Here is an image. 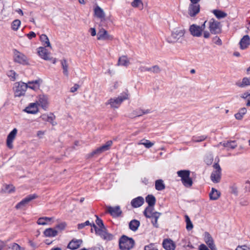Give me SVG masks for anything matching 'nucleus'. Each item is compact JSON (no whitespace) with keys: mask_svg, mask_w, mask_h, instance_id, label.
Returning a JSON list of instances; mask_svg holds the SVG:
<instances>
[{"mask_svg":"<svg viewBox=\"0 0 250 250\" xmlns=\"http://www.w3.org/2000/svg\"><path fill=\"white\" fill-rule=\"evenodd\" d=\"M247 112V110L245 107L241 108L239 109L238 112L234 115V116L237 120H241L243 118L244 115L246 114Z\"/></svg>","mask_w":250,"mask_h":250,"instance_id":"obj_36","label":"nucleus"},{"mask_svg":"<svg viewBox=\"0 0 250 250\" xmlns=\"http://www.w3.org/2000/svg\"><path fill=\"white\" fill-rule=\"evenodd\" d=\"M61 64L63 69V73L66 76H68V64L67 61L65 59L62 60L61 61Z\"/></svg>","mask_w":250,"mask_h":250,"instance_id":"obj_39","label":"nucleus"},{"mask_svg":"<svg viewBox=\"0 0 250 250\" xmlns=\"http://www.w3.org/2000/svg\"><path fill=\"white\" fill-rule=\"evenodd\" d=\"M205 241L210 249L211 250H215V247L213 239L210 235L208 232H206L205 234Z\"/></svg>","mask_w":250,"mask_h":250,"instance_id":"obj_26","label":"nucleus"},{"mask_svg":"<svg viewBox=\"0 0 250 250\" xmlns=\"http://www.w3.org/2000/svg\"><path fill=\"white\" fill-rule=\"evenodd\" d=\"M240 97L243 99H246L248 98H250V89L246 91L240 95Z\"/></svg>","mask_w":250,"mask_h":250,"instance_id":"obj_53","label":"nucleus"},{"mask_svg":"<svg viewBox=\"0 0 250 250\" xmlns=\"http://www.w3.org/2000/svg\"><path fill=\"white\" fill-rule=\"evenodd\" d=\"M134 245V241L133 239L123 236L119 241L120 249L122 250H130Z\"/></svg>","mask_w":250,"mask_h":250,"instance_id":"obj_3","label":"nucleus"},{"mask_svg":"<svg viewBox=\"0 0 250 250\" xmlns=\"http://www.w3.org/2000/svg\"><path fill=\"white\" fill-rule=\"evenodd\" d=\"M129 94L128 91L123 92L117 97L109 99L105 103L106 105H110L112 108H118L121 105L123 102L128 99Z\"/></svg>","mask_w":250,"mask_h":250,"instance_id":"obj_2","label":"nucleus"},{"mask_svg":"<svg viewBox=\"0 0 250 250\" xmlns=\"http://www.w3.org/2000/svg\"><path fill=\"white\" fill-rule=\"evenodd\" d=\"M106 208L107 212L113 217H118L122 213V211L119 206H116L115 207L108 206L106 207Z\"/></svg>","mask_w":250,"mask_h":250,"instance_id":"obj_20","label":"nucleus"},{"mask_svg":"<svg viewBox=\"0 0 250 250\" xmlns=\"http://www.w3.org/2000/svg\"><path fill=\"white\" fill-rule=\"evenodd\" d=\"M21 22L19 20H14L11 24V28L12 30L17 31L20 26Z\"/></svg>","mask_w":250,"mask_h":250,"instance_id":"obj_44","label":"nucleus"},{"mask_svg":"<svg viewBox=\"0 0 250 250\" xmlns=\"http://www.w3.org/2000/svg\"><path fill=\"white\" fill-rule=\"evenodd\" d=\"M161 213L157 211H155V213L153 214V216L151 217L152 220L151 223L153 224V226L156 228L159 227L158 224L157 223L158 219L160 217Z\"/></svg>","mask_w":250,"mask_h":250,"instance_id":"obj_35","label":"nucleus"},{"mask_svg":"<svg viewBox=\"0 0 250 250\" xmlns=\"http://www.w3.org/2000/svg\"><path fill=\"white\" fill-rule=\"evenodd\" d=\"M220 145H222L223 146L225 147H227L229 149H234L237 146V144L234 141H227L224 142H221L218 145V146Z\"/></svg>","mask_w":250,"mask_h":250,"instance_id":"obj_30","label":"nucleus"},{"mask_svg":"<svg viewBox=\"0 0 250 250\" xmlns=\"http://www.w3.org/2000/svg\"><path fill=\"white\" fill-rule=\"evenodd\" d=\"M89 32L92 36H95L96 35V31L95 28H90Z\"/></svg>","mask_w":250,"mask_h":250,"instance_id":"obj_62","label":"nucleus"},{"mask_svg":"<svg viewBox=\"0 0 250 250\" xmlns=\"http://www.w3.org/2000/svg\"><path fill=\"white\" fill-rule=\"evenodd\" d=\"M17 132V129L16 128H14L10 132L7 136L6 140V145L7 147L10 149H12L13 147V142L16 138Z\"/></svg>","mask_w":250,"mask_h":250,"instance_id":"obj_14","label":"nucleus"},{"mask_svg":"<svg viewBox=\"0 0 250 250\" xmlns=\"http://www.w3.org/2000/svg\"><path fill=\"white\" fill-rule=\"evenodd\" d=\"M163 246L166 250H175L176 247L175 243L171 239H165L163 242Z\"/></svg>","mask_w":250,"mask_h":250,"instance_id":"obj_24","label":"nucleus"},{"mask_svg":"<svg viewBox=\"0 0 250 250\" xmlns=\"http://www.w3.org/2000/svg\"><path fill=\"white\" fill-rule=\"evenodd\" d=\"M80 86L78 84H75L73 86L71 87L70 91L72 93L76 92L79 88Z\"/></svg>","mask_w":250,"mask_h":250,"instance_id":"obj_59","label":"nucleus"},{"mask_svg":"<svg viewBox=\"0 0 250 250\" xmlns=\"http://www.w3.org/2000/svg\"><path fill=\"white\" fill-rule=\"evenodd\" d=\"M15 190V188L13 185H6L5 191L8 193H12Z\"/></svg>","mask_w":250,"mask_h":250,"instance_id":"obj_52","label":"nucleus"},{"mask_svg":"<svg viewBox=\"0 0 250 250\" xmlns=\"http://www.w3.org/2000/svg\"><path fill=\"white\" fill-rule=\"evenodd\" d=\"M200 11V5L190 4L188 9V14L190 17H194Z\"/></svg>","mask_w":250,"mask_h":250,"instance_id":"obj_22","label":"nucleus"},{"mask_svg":"<svg viewBox=\"0 0 250 250\" xmlns=\"http://www.w3.org/2000/svg\"><path fill=\"white\" fill-rule=\"evenodd\" d=\"M96 222L97 225L99 227V228H103L104 227L102 220L99 219L98 217H97Z\"/></svg>","mask_w":250,"mask_h":250,"instance_id":"obj_58","label":"nucleus"},{"mask_svg":"<svg viewBox=\"0 0 250 250\" xmlns=\"http://www.w3.org/2000/svg\"><path fill=\"white\" fill-rule=\"evenodd\" d=\"M112 143H112V141H107L105 143V144L103 146H101L100 147H98L96 150L93 151L91 153V154H90L91 156H92L95 154H100L102 152H103L104 151H105L108 150L110 148V146H112Z\"/></svg>","mask_w":250,"mask_h":250,"instance_id":"obj_15","label":"nucleus"},{"mask_svg":"<svg viewBox=\"0 0 250 250\" xmlns=\"http://www.w3.org/2000/svg\"><path fill=\"white\" fill-rule=\"evenodd\" d=\"M40 40L42 44L44 47H48L51 48V43L47 36L45 34H42L40 36Z\"/></svg>","mask_w":250,"mask_h":250,"instance_id":"obj_31","label":"nucleus"},{"mask_svg":"<svg viewBox=\"0 0 250 250\" xmlns=\"http://www.w3.org/2000/svg\"><path fill=\"white\" fill-rule=\"evenodd\" d=\"M186 222V229L188 230H191L193 228V225L190 221L189 217L188 215L185 216Z\"/></svg>","mask_w":250,"mask_h":250,"instance_id":"obj_45","label":"nucleus"},{"mask_svg":"<svg viewBox=\"0 0 250 250\" xmlns=\"http://www.w3.org/2000/svg\"><path fill=\"white\" fill-rule=\"evenodd\" d=\"M7 76L10 78L12 81H15L16 78V73L13 70H9L7 72Z\"/></svg>","mask_w":250,"mask_h":250,"instance_id":"obj_47","label":"nucleus"},{"mask_svg":"<svg viewBox=\"0 0 250 250\" xmlns=\"http://www.w3.org/2000/svg\"><path fill=\"white\" fill-rule=\"evenodd\" d=\"M54 217H43L38 219L37 223L39 225H51L53 222Z\"/></svg>","mask_w":250,"mask_h":250,"instance_id":"obj_23","label":"nucleus"},{"mask_svg":"<svg viewBox=\"0 0 250 250\" xmlns=\"http://www.w3.org/2000/svg\"><path fill=\"white\" fill-rule=\"evenodd\" d=\"M37 197V196L35 194L29 195L26 197L25 198L22 199L20 203H19L16 206V208L17 209H19L21 208L22 207L24 206L26 204H27L31 200L35 199Z\"/></svg>","mask_w":250,"mask_h":250,"instance_id":"obj_18","label":"nucleus"},{"mask_svg":"<svg viewBox=\"0 0 250 250\" xmlns=\"http://www.w3.org/2000/svg\"><path fill=\"white\" fill-rule=\"evenodd\" d=\"M144 203V199L142 197L139 196L132 200L131 205L133 208H139Z\"/></svg>","mask_w":250,"mask_h":250,"instance_id":"obj_28","label":"nucleus"},{"mask_svg":"<svg viewBox=\"0 0 250 250\" xmlns=\"http://www.w3.org/2000/svg\"><path fill=\"white\" fill-rule=\"evenodd\" d=\"M26 36L29 39L31 40L36 37V34L34 32L31 31L28 34H27Z\"/></svg>","mask_w":250,"mask_h":250,"instance_id":"obj_61","label":"nucleus"},{"mask_svg":"<svg viewBox=\"0 0 250 250\" xmlns=\"http://www.w3.org/2000/svg\"><path fill=\"white\" fill-rule=\"evenodd\" d=\"M66 224L64 222H62L61 223L59 224L56 226V228L60 230H63L65 229L66 227Z\"/></svg>","mask_w":250,"mask_h":250,"instance_id":"obj_57","label":"nucleus"},{"mask_svg":"<svg viewBox=\"0 0 250 250\" xmlns=\"http://www.w3.org/2000/svg\"><path fill=\"white\" fill-rule=\"evenodd\" d=\"M139 70L142 72L150 71V67H148L146 66L141 65L139 68Z\"/></svg>","mask_w":250,"mask_h":250,"instance_id":"obj_55","label":"nucleus"},{"mask_svg":"<svg viewBox=\"0 0 250 250\" xmlns=\"http://www.w3.org/2000/svg\"><path fill=\"white\" fill-rule=\"evenodd\" d=\"M131 6L135 8H140L141 9L143 7V4L142 0H134L131 2Z\"/></svg>","mask_w":250,"mask_h":250,"instance_id":"obj_43","label":"nucleus"},{"mask_svg":"<svg viewBox=\"0 0 250 250\" xmlns=\"http://www.w3.org/2000/svg\"><path fill=\"white\" fill-rule=\"evenodd\" d=\"M185 33V30L183 29H175L172 32L171 36L167 38V41L169 43H174L181 37L184 36Z\"/></svg>","mask_w":250,"mask_h":250,"instance_id":"obj_7","label":"nucleus"},{"mask_svg":"<svg viewBox=\"0 0 250 250\" xmlns=\"http://www.w3.org/2000/svg\"><path fill=\"white\" fill-rule=\"evenodd\" d=\"M11 250H25L24 248L21 247L17 243H13L11 246Z\"/></svg>","mask_w":250,"mask_h":250,"instance_id":"obj_48","label":"nucleus"},{"mask_svg":"<svg viewBox=\"0 0 250 250\" xmlns=\"http://www.w3.org/2000/svg\"><path fill=\"white\" fill-rule=\"evenodd\" d=\"M83 241L81 239H73L68 245V248L71 250H75L79 248L82 244Z\"/></svg>","mask_w":250,"mask_h":250,"instance_id":"obj_25","label":"nucleus"},{"mask_svg":"<svg viewBox=\"0 0 250 250\" xmlns=\"http://www.w3.org/2000/svg\"><path fill=\"white\" fill-rule=\"evenodd\" d=\"M240 47L241 49H247L250 45V38L248 35H245L239 42Z\"/></svg>","mask_w":250,"mask_h":250,"instance_id":"obj_21","label":"nucleus"},{"mask_svg":"<svg viewBox=\"0 0 250 250\" xmlns=\"http://www.w3.org/2000/svg\"><path fill=\"white\" fill-rule=\"evenodd\" d=\"M27 89V85L25 83L20 82L15 83L14 86L15 96L16 97L24 96Z\"/></svg>","mask_w":250,"mask_h":250,"instance_id":"obj_6","label":"nucleus"},{"mask_svg":"<svg viewBox=\"0 0 250 250\" xmlns=\"http://www.w3.org/2000/svg\"><path fill=\"white\" fill-rule=\"evenodd\" d=\"M235 84L240 88L250 86V77H244L241 81H237Z\"/></svg>","mask_w":250,"mask_h":250,"instance_id":"obj_27","label":"nucleus"},{"mask_svg":"<svg viewBox=\"0 0 250 250\" xmlns=\"http://www.w3.org/2000/svg\"><path fill=\"white\" fill-rule=\"evenodd\" d=\"M207 21H205L201 26L195 24H192L189 27L190 34L193 37H200L203 34L205 38L208 39L210 37V33L208 31H205Z\"/></svg>","mask_w":250,"mask_h":250,"instance_id":"obj_1","label":"nucleus"},{"mask_svg":"<svg viewBox=\"0 0 250 250\" xmlns=\"http://www.w3.org/2000/svg\"><path fill=\"white\" fill-rule=\"evenodd\" d=\"M214 171L212 172L210 178L211 181L214 183H218L221 178V167L217 163L213 165Z\"/></svg>","mask_w":250,"mask_h":250,"instance_id":"obj_10","label":"nucleus"},{"mask_svg":"<svg viewBox=\"0 0 250 250\" xmlns=\"http://www.w3.org/2000/svg\"><path fill=\"white\" fill-rule=\"evenodd\" d=\"M199 250H209L206 245L204 244H202L199 247Z\"/></svg>","mask_w":250,"mask_h":250,"instance_id":"obj_64","label":"nucleus"},{"mask_svg":"<svg viewBox=\"0 0 250 250\" xmlns=\"http://www.w3.org/2000/svg\"><path fill=\"white\" fill-rule=\"evenodd\" d=\"M92 228L94 229L96 234L100 236L104 240H110L113 239V236L106 231L104 227L98 228L94 224H93Z\"/></svg>","mask_w":250,"mask_h":250,"instance_id":"obj_8","label":"nucleus"},{"mask_svg":"<svg viewBox=\"0 0 250 250\" xmlns=\"http://www.w3.org/2000/svg\"><path fill=\"white\" fill-rule=\"evenodd\" d=\"M36 102L38 106H40L44 110H47L49 104V98L47 95L44 94L39 95L37 98Z\"/></svg>","mask_w":250,"mask_h":250,"instance_id":"obj_9","label":"nucleus"},{"mask_svg":"<svg viewBox=\"0 0 250 250\" xmlns=\"http://www.w3.org/2000/svg\"><path fill=\"white\" fill-rule=\"evenodd\" d=\"M37 52L39 56L44 60H50V52H49L45 47H39L37 48Z\"/></svg>","mask_w":250,"mask_h":250,"instance_id":"obj_16","label":"nucleus"},{"mask_svg":"<svg viewBox=\"0 0 250 250\" xmlns=\"http://www.w3.org/2000/svg\"><path fill=\"white\" fill-rule=\"evenodd\" d=\"M58 232L55 229L50 228L46 229L43 231V234L45 237H53L58 235Z\"/></svg>","mask_w":250,"mask_h":250,"instance_id":"obj_29","label":"nucleus"},{"mask_svg":"<svg viewBox=\"0 0 250 250\" xmlns=\"http://www.w3.org/2000/svg\"><path fill=\"white\" fill-rule=\"evenodd\" d=\"M153 210V206H148L144 210V214L146 218H151L155 213Z\"/></svg>","mask_w":250,"mask_h":250,"instance_id":"obj_33","label":"nucleus"},{"mask_svg":"<svg viewBox=\"0 0 250 250\" xmlns=\"http://www.w3.org/2000/svg\"><path fill=\"white\" fill-rule=\"evenodd\" d=\"M213 13L219 19L225 18L227 15L226 13L218 10H214Z\"/></svg>","mask_w":250,"mask_h":250,"instance_id":"obj_42","label":"nucleus"},{"mask_svg":"<svg viewBox=\"0 0 250 250\" xmlns=\"http://www.w3.org/2000/svg\"><path fill=\"white\" fill-rule=\"evenodd\" d=\"M146 200L148 206H154L156 203V198L152 195H148L146 198Z\"/></svg>","mask_w":250,"mask_h":250,"instance_id":"obj_41","label":"nucleus"},{"mask_svg":"<svg viewBox=\"0 0 250 250\" xmlns=\"http://www.w3.org/2000/svg\"><path fill=\"white\" fill-rule=\"evenodd\" d=\"M205 135H202L200 136H194L192 138V141L195 142H199L205 140L207 138Z\"/></svg>","mask_w":250,"mask_h":250,"instance_id":"obj_46","label":"nucleus"},{"mask_svg":"<svg viewBox=\"0 0 250 250\" xmlns=\"http://www.w3.org/2000/svg\"><path fill=\"white\" fill-rule=\"evenodd\" d=\"M178 175L181 178L183 185L189 188L192 185L191 179L189 177V171L188 170H180L177 172Z\"/></svg>","mask_w":250,"mask_h":250,"instance_id":"obj_5","label":"nucleus"},{"mask_svg":"<svg viewBox=\"0 0 250 250\" xmlns=\"http://www.w3.org/2000/svg\"><path fill=\"white\" fill-rule=\"evenodd\" d=\"M140 226V222L137 220H133L129 224V228L133 231H136Z\"/></svg>","mask_w":250,"mask_h":250,"instance_id":"obj_40","label":"nucleus"},{"mask_svg":"<svg viewBox=\"0 0 250 250\" xmlns=\"http://www.w3.org/2000/svg\"><path fill=\"white\" fill-rule=\"evenodd\" d=\"M220 196V192L214 188H212L211 191L209 193L210 199L216 200L219 198Z\"/></svg>","mask_w":250,"mask_h":250,"instance_id":"obj_34","label":"nucleus"},{"mask_svg":"<svg viewBox=\"0 0 250 250\" xmlns=\"http://www.w3.org/2000/svg\"><path fill=\"white\" fill-rule=\"evenodd\" d=\"M97 39L102 41H111L113 39V36L108 33L104 28H101L97 34Z\"/></svg>","mask_w":250,"mask_h":250,"instance_id":"obj_11","label":"nucleus"},{"mask_svg":"<svg viewBox=\"0 0 250 250\" xmlns=\"http://www.w3.org/2000/svg\"><path fill=\"white\" fill-rule=\"evenodd\" d=\"M93 250H104L103 247L100 245H97L92 248Z\"/></svg>","mask_w":250,"mask_h":250,"instance_id":"obj_63","label":"nucleus"},{"mask_svg":"<svg viewBox=\"0 0 250 250\" xmlns=\"http://www.w3.org/2000/svg\"><path fill=\"white\" fill-rule=\"evenodd\" d=\"M155 187L156 190L161 191L165 188V185L162 180H157L155 181Z\"/></svg>","mask_w":250,"mask_h":250,"instance_id":"obj_38","label":"nucleus"},{"mask_svg":"<svg viewBox=\"0 0 250 250\" xmlns=\"http://www.w3.org/2000/svg\"><path fill=\"white\" fill-rule=\"evenodd\" d=\"M144 250H158L156 246L153 244H150L146 246Z\"/></svg>","mask_w":250,"mask_h":250,"instance_id":"obj_51","label":"nucleus"},{"mask_svg":"<svg viewBox=\"0 0 250 250\" xmlns=\"http://www.w3.org/2000/svg\"><path fill=\"white\" fill-rule=\"evenodd\" d=\"M94 12L95 16L100 19L101 21H105V13L100 6H96L94 9Z\"/></svg>","mask_w":250,"mask_h":250,"instance_id":"obj_19","label":"nucleus"},{"mask_svg":"<svg viewBox=\"0 0 250 250\" xmlns=\"http://www.w3.org/2000/svg\"><path fill=\"white\" fill-rule=\"evenodd\" d=\"M235 250H250V249L247 246L244 245L238 246Z\"/></svg>","mask_w":250,"mask_h":250,"instance_id":"obj_60","label":"nucleus"},{"mask_svg":"<svg viewBox=\"0 0 250 250\" xmlns=\"http://www.w3.org/2000/svg\"><path fill=\"white\" fill-rule=\"evenodd\" d=\"M230 192L231 193L234 194L235 196H237L238 194V188L236 186H233L230 187Z\"/></svg>","mask_w":250,"mask_h":250,"instance_id":"obj_54","label":"nucleus"},{"mask_svg":"<svg viewBox=\"0 0 250 250\" xmlns=\"http://www.w3.org/2000/svg\"><path fill=\"white\" fill-rule=\"evenodd\" d=\"M130 64L129 59L126 56H122L120 57L118 60L119 65L127 66Z\"/></svg>","mask_w":250,"mask_h":250,"instance_id":"obj_32","label":"nucleus"},{"mask_svg":"<svg viewBox=\"0 0 250 250\" xmlns=\"http://www.w3.org/2000/svg\"><path fill=\"white\" fill-rule=\"evenodd\" d=\"M250 203V201L248 198H241L240 199L239 204L242 206H247Z\"/></svg>","mask_w":250,"mask_h":250,"instance_id":"obj_49","label":"nucleus"},{"mask_svg":"<svg viewBox=\"0 0 250 250\" xmlns=\"http://www.w3.org/2000/svg\"><path fill=\"white\" fill-rule=\"evenodd\" d=\"M245 189L246 192H250V180H247L245 184Z\"/></svg>","mask_w":250,"mask_h":250,"instance_id":"obj_56","label":"nucleus"},{"mask_svg":"<svg viewBox=\"0 0 250 250\" xmlns=\"http://www.w3.org/2000/svg\"><path fill=\"white\" fill-rule=\"evenodd\" d=\"M42 81L41 79H39L34 81H28L26 84L27 88L31 89L35 91L38 90L40 89V85Z\"/></svg>","mask_w":250,"mask_h":250,"instance_id":"obj_13","label":"nucleus"},{"mask_svg":"<svg viewBox=\"0 0 250 250\" xmlns=\"http://www.w3.org/2000/svg\"><path fill=\"white\" fill-rule=\"evenodd\" d=\"M208 27L210 33L212 34H217L221 31V25L219 22L212 19L207 22Z\"/></svg>","mask_w":250,"mask_h":250,"instance_id":"obj_4","label":"nucleus"},{"mask_svg":"<svg viewBox=\"0 0 250 250\" xmlns=\"http://www.w3.org/2000/svg\"><path fill=\"white\" fill-rule=\"evenodd\" d=\"M23 111L32 114H35L39 112V106L35 103H30L23 110Z\"/></svg>","mask_w":250,"mask_h":250,"instance_id":"obj_17","label":"nucleus"},{"mask_svg":"<svg viewBox=\"0 0 250 250\" xmlns=\"http://www.w3.org/2000/svg\"><path fill=\"white\" fill-rule=\"evenodd\" d=\"M14 61L19 63L22 64H26L28 63V60L27 57L22 53L15 50L14 51Z\"/></svg>","mask_w":250,"mask_h":250,"instance_id":"obj_12","label":"nucleus"},{"mask_svg":"<svg viewBox=\"0 0 250 250\" xmlns=\"http://www.w3.org/2000/svg\"><path fill=\"white\" fill-rule=\"evenodd\" d=\"M161 69L159 66L156 65L150 67V71L154 73H158L161 71Z\"/></svg>","mask_w":250,"mask_h":250,"instance_id":"obj_50","label":"nucleus"},{"mask_svg":"<svg viewBox=\"0 0 250 250\" xmlns=\"http://www.w3.org/2000/svg\"><path fill=\"white\" fill-rule=\"evenodd\" d=\"M138 145H143L146 148H149L154 145V143L151 142L150 141L146 139H142L138 143Z\"/></svg>","mask_w":250,"mask_h":250,"instance_id":"obj_37","label":"nucleus"}]
</instances>
